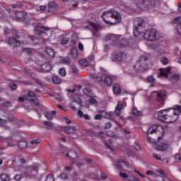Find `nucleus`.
<instances>
[{
    "mask_svg": "<svg viewBox=\"0 0 181 181\" xmlns=\"http://www.w3.org/2000/svg\"><path fill=\"white\" fill-rule=\"evenodd\" d=\"M179 112L181 114V107L177 105L174 109L170 108L159 111L158 118L163 122L170 124V122L177 121V118H179Z\"/></svg>",
    "mask_w": 181,
    "mask_h": 181,
    "instance_id": "1",
    "label": "nucleus"
},
{
    "mask_svg": "<svg viewBox=\"0 0 181 181\" xmlns=\"http://www.w3.org/2000/svg\"><path fill=\"white\" fill-rule=\"evenodd\" d=\"M102 18L105 22V23H107V25H111L112 23L105 19V18H112V19H115L117 23H119L122 20L121 17V14L118 13V11H107L104 12L102 14Z\"/></svg>",
    "mask_w": 181,
    "mask_h": 181,
    "instance_id": "2",
    "label": "nucleus"
},
{
    "mask_svg": "<svg viewBox=\"0 0 181 181\" xmlns=\"http://www.w3.org/2000/svg\"><path fill=\"white\" fill-rule=\"evenodd\" d=\"M146 62H148V55H143L139 57V60L133 67L135 70L144 71V70H146Z\"/></svg>",
    "mask_w": 181,
    "mask_h": 181,
    "instance_id": "3",
    "label": "nucleus"
},
{
    "mask_svg": "<svg viewBox=\"0 0 181 181\" xmlns=\"http://www.w3.org/2000/svg\"><path fill=\"white\" fill-rule=\"evenodd\" d=\"M137 23V26L133 30V35L135 37H138L141 33H142V30L144 29V26H145V21L141 18H136L135 22Z\"/></svg>",
    "mask_w": 181,
    "mask_h": 181,
    "instance_id": "4",
    "label": "nucleus"
},
{
    "mask_svg": "<svg viewBox=\"0 0 181 181\" xmlns=\"http://www.w3.org/2000/svg\"><path fill=\"white\" fill-rule=\"evenodd\" d=\"M145 40L148 42H153V40H157L158 35L156 30H147L144 35Z\"/></svg>",
    "mask_w": 181,
    "mask_h": 181,
    "instance_id": "5",
    "label": "nucleus"
},
{
    "mask_svg": "<svg viewBox=\"0 0 181 181\" xmlns=\"http://www.w3.org/2000/svg\"><path fill=\"white\" fill-rule=\"evenodd\" d=\"M96 81L101 83L103 81L106 86H111L112 84V76L106 74L103 76H95Z\"/></svg>",
    "mask_w": 181,
    "mask_h": 181,
    "instance_id": "6",
    "label": "nucleus"
},
{
    "mask_svg": "<svg viewBox=\"0 0 181 181\" xmlns=\"http://www.w3.org/2000/svg\"><path fill=\"white\" fill-rule=\"evenodd\" d=\"M42 30L47 31L50 28H49V27H46V26L38 25V26L35 27L34 33L36 35H37L38 36H41V35L42 33L45 34V32L42 31ZM49 39H50V36L47 35V34H45L44 35V40L47 41V40H49Z\"/></svg>",
    "mask_w": 181,
    "mask_h": 181,
    "instance_id": "7",
    "label": "nucleus"
},
{
    "mask_svg": "<svg viewBox=\"0 0 181 181\" xmlns=\"http://www.w3.org/2000/svg\"><path fill=\"white\" fill-rule=\"evenodd\" d=\"M83 93L85 94V95H87L88 97L90 98L89 99V104H96L97 103V99H95L97 98V96L95 95V94H94V93H93V90H91L89 88H84L83 90Z\"/></svg>",
    "mask_w": 181,
    "mask_h": 181,
    "instance_id": "8",
    "label": "nucleus"
},
{
    "mask_svg": "<svg viewBox=\"0 0 181 181\" xmlns=\"http://www.w3.org/2000/svg\"><path fill=\"white\" fill-rule=\"evenodd\" d=\"M90 30H92V33L93 36H98L100 30H101V27L98 24H95V23L90 22L89 23V26L88 27Z\"/></svg>",
    "mask_w": 181,
    "mask_h": 181,
    "instance_id": "9",
    "label": "nucleus"
},
{
    "mask_svg": "<svg viewBox=\"0 0 181 181\" xmlns=\"http://www.w3.org/2000/svg\"><path fill=\"white\" fill-rule=\"evenodd\" d=\"M149 4L148 6H153V8H159L160 6V1L159 0H151L149 1H143L141 8H144V5H148Z\"/></svg>",
    "mask_w": 181,
    "mask_h": 181,
    "instance_id": "10",
    "label": "nucleus"
},
{
    "mask_svg": "<svg viewBox=\"0 0 181 181\" xmlns=\"http://www.w3.org/2000/svg\"><path fill=\"white\" fill-rule=\"evenodd\" d=\"M125 107H127V103H125V99H123L122 102H119L117 103V105L115 110V115L119 117V115H121V111L123 110Z\"/></svg>",
    "mask_w": 181,
    "mask_h": 181,
    "instance_id": "11",
    "label": "nucleus"
},
{
    "mask_svg": "<svg viewBox=\"0 0 181 181\" xmlns=\"http://www.w3.org/2000/svg\"><path fill=\"white\" fill-rule=\"evenodd\" d=\"M160 130H161L162 135H163V132H164L163 127H162L161 126L153 125L150 127V128H148L147 131V136L152 134H155L156 131H160Z\"/></svg>",
    "mask_w": 181,
    "mask_h": 181,
    "instance_id": "12",
    "label": "nucleus"
},
{
    "mask_svg": "<svg viewBox=\"0 0 181 181\" xmlns=\"http://www.w3.org/2000/svg\"><path fill=\"white\" fill-rule=\"evenodd\" d=\"M28 101H30V103H32L33 104H35V105H39V100L36 98V96H35V93L33 92L30 91L27 96Z\"/></svg>",
    "mask_w": 181,
    "mask_h": 181,
    "instance_id": "13",
    "label": "nucleus"
},
{
    "mask_svg": "<svg viewBox=\"0 0 181 181\" xmlns=\"http://www.w3.org/2000/svg\"><path fill=\"white\" fill-rule=\"evenodd\" d=\"M119 176H121L123 179H127L129 181H141V180L132 175H129L125 173H120Z\"/></svg>",
    "mask_w": 181,
    "mask_h": 181,
    "instance_id": "14",
    "label": "nucleus"
},
{
    "mask_svg": "<svg viewBox=\"0 0 181 181\" xmlns=\"http://www.w3.org/2000/svg\"><path fill=\"white\" fill-rule=\"evenodd\" d=\"M160 74L158 76V78H168V73L170 71V67L160 69Z\"/></svg>",
    "mask_w": 181,
    "mask_h": 181,
    "instance_id": "15",
    "label": "nucleus"
},
{
    "mask_svg": "<svg viewBox=\"0 0 181 181\" xmlns=\"http://www.w3.org/2000/svg\"><path fill=\"white\" fill-rule=\"evenodd\" d=\"M115 59L116 62H127V54L119 52L115 55Z\"/></svg>",
    "mask_w": 181,
    "mask_h": 181,
    "instance_id": "16",
    "label": "nucleus"
},
{
    "mask_svg": "<svg viewBox=\"0 0 181 181\" xmlns=\"http://www.w3.org/2000/svg\"><path fill=\"white\" fill-rule=\"evenodd\" d=\"M124 165L127 166V168H131V166H132V164H128L127 163V162L122 160H119V161L115 163V166L116 168H117V169H122V167Z\"/></svg>",
    "mask_w": 181,
    "mask_h": 181,
    "instance_id": "17",
    "label": "nucleus"
},
{
    "mask_svg": "<svg viewBox=\"0 0 181 181\" xmlns=\"http://www.w3.org/2000/svg\"><path fill=\"white\" fill-rule=\"evenodd\" d=\"M8 43L10 44L11 46H13V47L21 46V42L18 41V40L13 37L8 39Z\"/></svg>",
    "mask_w": 181,
    "mask_h": 181,
    "instance_id": "18",
    "label": "nucleus"
},
{
    "mask_svg": "<svg viewBox=\"0 0 181 181\" xmlns=\"http://www.w3.org/2000/svg\"><path fill=\"white\" fill-rule=\"evenodd\" d=\"M158 98L161 100V103H163V99L166 96V92L165 90H160L159 92H153Z\"/></svg>",
    "mask_w": 181,
    "mask_h": 181,
    "instance_id": "19",
    "label": "nucleus"
},
{
    "mask_svg": "<svg viewBox=\"0 0 181 181\" xmlns=\"http://www.w3.org/2000/svg\"><path fill=\"white\" fill-rule=\"evenodd\" d=\"M169 148V145L166 144H161L159 145H155L154 148L156 151H166Z\"/></svg>",
    "mask_w": 181,
    "mask_h": 181,
    "instance_id": "20",
    "label": "nucleus"
},
{
    "mask_svg": "<svg viewBox=\"0 0 181 181\" xmlns=\"http://www.w3.org/2000/svg\"><path fill=\"white\" fill-rule=\"evenodd\" d=\"M69 54L73 59H77L78 57V50H77V48L74 47L69 52Z\"/></svg>",
    "mask_w": 181,
    "mask_h": 181,
    "instance_id": "21",
    "label": "nucleus"
},
{
    "mask_svg": "<svg viewBox=\"0 0 181 181\" xmlns=\"http://www.w3.org/2000/svg\"><path fill=\"white\" fill-rule=\"evenodd\" d=\"M42 71H50L52 70V65L49 63H45L41 66Z\"/></svg>",
    "mask_w": 181,
    "mask_h": 181,
    "instance_id": "22",
    "label": "nucleus"
},
{
    "mask_svg": "<svg viewBox=\"0 0 181 181\" xmlns=\"http://www.w3.org/2000/svg\"><path fill=\"white\" fill-rule=\"evenodd\" d=\"M45 53L46 54H47V56H49V57H54L56 52H54V50L52 48H49L47 47V49H45Z\"/></svg>",
    "mask_w": 181,
    "mask_h": 181,
    "instance_id": "23",
    "label": "nucleus"
},
{
    "mask_svg": "<svg viewBox=\"0 0 181 181\" xmlns=\"http://www.w3.org/2000/svg\"><path fill=\"white\" fill-rule=\"evenodd\" d=\"M105 40H115L117 43L118 42V40H117V35L114 34H109L105 37Z\"/></svg>",
    "mask_w": 181,
    "mask_h": 181,
    "instance_id": "24",
    "label": "nucleus"
},
{
    "mask_svg": "<svg viewBox=\"0 0 181 181\" xmlns=\"http://www.w3.org/2000/svg\"><path fill=\"white\" fill-rule=\"evenodd\" d=\"M64 131L67 134H74L76 132V129L71 126H67L64 128Z\"/></svg>",
    "mask_w": 181,
    "mask_h": 181,
    "instance_id": "25",
    "label": "nucleus"
},
{
    "mask_svg": "<svg viewBox=\"0 0 181 181\" xmlns=\"http://www.w3.org/2000/svg\"><path fill=\"white\" fill-rule=\"evenodd\" d=\"M66 156L69 158V159H76V158H77V153L74 151H69Z\"/></svg>",
    "mask_w": 181,
    "mask_h": 181,
    "instance_id": "26",
    "label": "nucleus"
},
{
    "mask_svg": "<svg viewBox=\"0 0 181 181\" xmlns=\"http://www.w3.org/2000/svg\"><path fill=\"white\" fill-rule=\"evenodd\" d=\"M33 167H30L25 172L31 173H37V164L33 165Z\"/></svg>",
    "mask_w": 181,
    "mask_h": 181,
    "instance_id": "27",
    "label": "nucleus"
},
{
    "mask_svg": "<svg viewBox=\"0 0 181 181\" xmlns=\"http://www.w3.org/2000/svg\"><path fill=\"white\" fill-rule=\"evenodd\" d=\"M49 11H54L57 9V4L54 1H49L48 4Z\"/></svg>",
    "mask_w": 181,
    "mask_h": 181,
    "instance_id": "28",
    "label": "nucleus"
},
{
    "mask_svg": "<svg viewBox=\"0 0 181 181\" xmlns=\"http://www.w3.org/2000/svg\"><path fill=\"white\" fill-rule=\"evenodd\" d=\"M44 115L47 119H52V118H53V115H56V110H53L51 113L45 112Z\"/></svg>",
    "mask_w": 181,
    "mask_h": 181,
    "instance_id": "29",
    "label": "nucleus"
},
{
    "mask_svg": "<svg viewBox=\"0 0 181 181\" xmlns=\"http://www.w3.org/2000/svg\"><path fill=\"white\" fill-rule=\"evenodd\" d=\"M105 146L111 151H115L117 149V147L115 146H114L112 141H110L109 143H105Z\"/></svg>",
    "mask_w": 181,
    "mask_h": 181,
    "instance_id": "30",
    "label": "nucleus"
},
{
    "mask_svg": "<svg viewBox=\"0 0 181 181\" xmlns=\"http://www.w3.org/2000/svg\"><path fill=\"white\" fill-rule=\"evenodd\" d=\"M102 115H96L94 117L95 119H101V118H103V117H104L105 118H108V113H107V112L105 111H103L102 112Z\"/></svg>",
    "mask_w": 181,
    "mask_h": 181,
    "instance_id": "31",
    "label": "nucleus"
},
{
    "mask_svg": "<svg viewBox=\"0 0 181 181\" xmlns=\"http://www.w3.org/2000/svg\"><path fill=\"white\" fill-rule=\"evenodd\" d=\"M180 79V76L179 74H173L170 76V80L172 83H176L177 81H179Z\"/></svg>",
    "mask_w": 181,
    "mask_h": 181,
    "instance_id": "32",
    "label": "nucleus"
},
{
    "mask_svg": "<svg viewBox=\"0 0 181 181\" xmlns=\"http://www.w3.org/2000/svg\"><path fill=\"white\" fill-rule=\"evenodd\" d=\"M113 93L115 94H119L121 93V86H119V84H115L113 86Z\"/></svg>",
    "mask_w": 181,
    "mask_h": 181,
    "instance_id": "33",
    "label": "nucleus"
},
{
    "mask_svg": "<svg viewBox=\"0 0 181 181\" xmlns=\"http://www.w3.org/2000/svg\"><path fill=\"white\" fill-rule=\"evenodd\" d=\"M79 64L81 66H83V67H87L88 66H90V63H88V61L87 59H81L79 60Z\"/></svg>",
    "mask_w": 181,
    "mask_h": 181,
    "instance_id": "34",
    "label": "nucleus"
},
{
    "mask_svg": "<svg viewBox=\"0 0 181 181\" xmlns=\"http://www.w3.org/2000/svg\"><path fill=\"white\" fill-rule=\"evenodd\" d=\"M0 179L1 181H9V175L6 173H1L0 175Z\"/></svg>",
    "mask_w": 181,
    "mask_h": 181,
    "instance_id": "35",
    "label": "nucleus"
},
{
    "mask_svg": "<svg viewBox=\"0 0 181 181\" xmlns=\"http://www.w3.org/2000/svg\"><path fill=\"white\" fill-rule=\"evenodd\" d=\"M132 114L135 117H141V115H142V112L138 110L136 108H134L133 110H132Z\"/></svg>",
    "mask_w": 181,
    "mask_h": 181,
    "instance_id": "36",
    "label": "nucleus"
},
{
    "mask_svg": "<svg viewBox=\"0 0 181 181\" xmlns=\"http://www.w3.org/2000/svg\"><path fill=\"white\" fill-rule=\"evenodd\" d=\"M62 81V79L59 78V76H53L52 78V82L54 84H60V82Z\"/></svg>",
    "mask_w": 181,
    "mask_h": 181,
    "instance_id": "37",
    "label": "nucleus"
},
{
    "mask_svg": "<svg viewBox=\"0 0 181 181\" xmlns=\"http://www.w3.org/2000/svg\"><path fill=\"white\" fill-rule=\"evenodd\" d=\"M18 146L21 149H25V148L28 146V143H26V141H21L18 143Z\"/></svg>",
    "mask_w": 181,
    "mask_h": 181,
    "instance_id": "38",
    "label": "nucleus"
},
{
    "mask_svg": "<svg viewBox=\"0 0 181 181\" xmlns=\"http://www.w3.org/2000/svg\"><path fill=\"white\" fill-rule=\"evenodd\" d=\"M23 15H25V12L18 11L15 13V17L17 18V19L22 18V16H23Z\"/></svg>",
    "mask_w": 181,
    "mask_h": 181,
    "instance_id": "39",
    "label": "nucleus"
},
{
    "mask_svg": "<svg viewBox=\"0 0 181 181\" xmlns=\"http://www.w3.org/2000/svg\"><path fill=\"white\" fill-rule=\"evenodd\" d=\"M59 177L62 180H69V176H67V174L66 173H62L61 175H59Z\"/></svg>",
    "mask_w": 181,
    "mask_h": 181,
    "instance_id": "40",
    "label": "nucleus"
},
{
    "mask_svg": "<svg viewBox=\"0 0 181 181\" xmlns=\"http://www.w3.org/2000/svg\"><path fill=\"white\" fill-rule=\"evenodd\" d=\"M71 62V59L69 57H64L62 59V64H69Z\"/></svg>",
    "mask_w": 181,
    "mask_h": 181,
    "instance_id": "41",
    "label": "nucleus"
},
{
    "mask_svg": "<svg viewBox=\"0 0 181 181\" xmlns=\"http://www.w3.org/2000/svg\"><path fill=\"white\" fill-rule=\"evenodd\" d=\"M160 62L162 63V64H163L164 66H166V64H168V63H169V59H168V58L163 57L160 58Z\"/></svg>",
    "mask_w": 181,
    "mask_h": 181,
    "instance_id": "42",
    "label": "nucleus"
},
{
    "mask_svg": "<svg viewBox=\"0 0 181 181\" xmlns=\"http://www.w3.org/2000/svg\"><path fill=\"white\" fill-rule=\"evenodd\" d=\"M59 76H62V77H65L66 73V69L62 68L59 71Z\"/></svg>",
    "mask_w": 181,
    "mask_h": 181,
    "instance_id": "43",
    "label": "nucleus"
},
{
    "mask_svg": "<svg viewBox=\"0 0 181 181\" xmlns=\"http://www.w3.org/2000/svg\"><path fill=\"white\" fill-rule=\"evenodd\" d=\"M45 125L47 129H52V128H53V123L45 122Z\"/></svg>",
    "mask_w": 181,
    "mask_h": 181,
    "instance_id": "44",
    "label": "nucleus"
},
{
    "mask_svg": "<svg viewBox=\"0 0 181 181\" xmlns=\"http://www.w3.org/2000/svg\"><path fill=\"white\" fill-rule=\"evenodd\" d=\"M134 172H135V173H137V175H139V176H140V177H142L143 179H146V176H145V175L141 173L138 170L134 168Z\"/></svg>",
    "mask_w": 181,
    "mask_h": 181,
    "instance_id": "45",
    "label": "nucleus"
},
{
    "mask_svg": "<svg viewBox=\"0 0 181 181\" xmlns=\"http://www.w3.org/2000/svg\"><path fill=\"white\" fill-rule=\"evenodd\" d=\"M156 173H159V175H160L163 177H166V174L165 173V172L163 170H162V169L156 170Z\"/></svg>",
    "mask_w": 181,
    "mask_h": 181,
    "instance_id": "46",
    "label": "nucleus"
},
{
    "mask_svg": "<svg viewBox=\"0 0 181 181\" xmlns=\"http://www.w3.org/2000/svg\"><path fill=\"white\" fill-rule=\"evenodd\" d=\"M31 145H39L40 144V139H37L30 141Z\"/></svg>",
    "mask_w": 181,
    "mask_h": 181,
    "instance_id": "47",
    "label": "nucleus"
},
{
    "mask_svg": "<svg viewBox=\"0 0 181 181\" xmlns=\"http://www.w3.org/2000/svg\"><path fill=\"white\" fill-rule=\"evenodd\" d=\"M46 181H54V177L52 175H48L46 178Z\"/></svg>",
    "mask_w": 181,
    "mask_h": 181,
    "instance_id": "48",
    "label": "nucleus"
},
{
    "mask_svg": "<svg viewBox=\"0 0 181 181\" xmlns=\"http://www.w3.org/2000/svg\"><path fill=\"white\" fill-rule=\"evenodd\" d=\"M175 23H177L178 25H181V16L180 17H177L174 19Z\"/></svg>",
    "mask_w": 181,
    "mask_h": 181,
    "instance_id": "49",
    "label": "nucleus"
},
{
    "mask_svg": "<svg viewBox=\"0 0 181 181\" xmlns=\"http://www.w3.org/2000/svg\"><path fill=\"white\" fill-rule=\"evenodd\" d=\"M95 57L93 54H91L88 57V62H94Z\"/></svg>",
    "mask_w": 181,
    "mask_h": 181,
    "instance_id": "50",
    "label": "nucleus"
},
{
    "mask_svg": "<svg viewBox=\"0 0 181 181\" xmlns=\"http://www.w3.org/2000/svg\"><path fill=\"white\" fill-rule=\"evenodd\" d=\"M177 33L181 35V24H178L176 28Z\"/></svg>",
    "mask_w": 181,
    "mask_h": 181,
    "instance_id": "51",
    "label": "nucleus"
},
{
    "mask_svg": "<svg viewBox=\"0 0 181 181\" xmlns=\"http://www.w3.org/2000/svg\"><path fill=\"white\" fill-rule=\"evenodd\" d=\"M147 80L150 83H155V78H153V76H152L147 77Z\"/></svg>",
    "mask_w": 181,
    "mask_h": 181,
    "instance_id": "52",
    "label": "nucleus"
},
{
    "mask_svg": "<svg viewBox=\"0 0 181 181\" xmlns=\"http://www.w3.org/2000/svg\"><path fill=\"white\" fill-rule=\"evenodd\" d=\"M78 47L81 52H83V50H84V45L81 42L78 43Z\"/></svg>",
    "mask_w": 181,
    "mask_h": 181,
    "instance_id": "53",
    "label": "nucleus"
},
{
    "mask_svg": "<svg viewBox=\"0 0 181 181\" xmlns=\"http://www.w3.org/2000/svg\"><path fill=\"white\" fill-rule=\"evenodd\" d=\"M61 43L62 45H67L69 43V39L67 37L62 39Z\"/></svg>",
    "mask_w": 181,
    "mask_h": 181,
    "instance_id": "54",
    "label": "nucleus"
},
{
    "mask_svg": "<svg viewBox=\"0 0 181 181\" xmlns=\"http://www.w3.org/2000/svg\"><path fill=\"white\" fill-rule=\"evenodd\" d=\"M18 87L16 86V84H15L14 83H10V88L11 90H16Z\"/></svg>",
    "mask_w": 181,
    "mask_h": 181,
    "instance_id": "55",
    "label": "nucleus"
},
{
    "mask_svg": "<svg viewBox=\"0 0 181 181\" xmlns=\"http://www.w3.org/2000/svg\"><path fill=\"white\" fill-rule=\"evenodd\" d=\"M147 141L149 144H155V140L149 137V136H147Z\"/></svg>",
    "mask_w": 181,
    "mask_h": 181,
    "instance_id": "56",
    "label": "nucleus"
},
{
    "mask_svg": "<svg viewBox=\"0 0 181 181\" xmlns=\"http://www.w3.org/2000/svg\"><path fill=\"white\" fill-rule=\"evenodd\" d=\"M23 52V53H27V54H30V53H32V51L28 48H24Z\"/></svg>",
    "mask_w": 181,
    "mask_h": 181,
    "instance_id": "57",
    "label": "nucleus"
},
{
    "mask_svg": "<svg viewBox=\"0 0 181 181\" xmlns=\"http://www.w3.org/2000/svg\"><path fill=\"white\" fill-rule=\"evenodd\" d=\"M71 69L74 73H78V69H77V66H76V65H71Z\"/></svg>",
    "mask_w": 181,
    "mask_h": 181,
    "instance_id": "58",
    "label": "nucleus"
},
{
    "mask_svg": "<svg viewBox=\"0 0 181 181\" xmlns=\"http://www.w3.org/2000/svg\"><path fill=\"white\" fill-rule=\"evenodd\" d=\"M15 180H21L22 179V175L18 174L14 177Z\"/></svg>",
    "mask_w": 181,
    "mask_h": 181,
    "instance_id": "59",
    "label": "nucleus"
},
{
    "mask_svg": "<svg viewBox=\"0 0 181 181\" xmlns=\"http://www.w3.org/2000/svg\"><path fill=\"white\" fill-rule=\"evenodd\" d=\"M153 156L155 159H157V160H160V156H159L156 153H153Z\"/></svg>",
    "mask_w": 181,
    "mask_h": 181,
    "instance_id": "60",
    "label": "nucleus"
},
{
    "mask_svg": "<svg viewBox=\"0 0 181 181\" xmlns=\"http://www.w3.org/2000/svg\"><path fill=\"white\" fill-rule=\"evenodd\" d=\"M175 159H176L177 162H180L181 159H180V155H179V153H177L175 155Z\"/></svg>",
    "mask_w": 181,
    "mask_h": 181,
    "instance_id": "61",
    "label": "nucleus"
},
{
    "mask_svg": "<svg viewBox=\"0 0 181 181\" xmlns=\"http://www.w3.org/2000/svg\"><path fill=\"white\" fill-rule=\"evenodd\" d=\"M106 134L107 136H110V138H112V136H114V133H112V132H107Z\"/></svg>",
    "mask_w": 181,
    "mask_h": 181,
    "instance_id": "62",
    "label": "nucleus"
},
{
    "mask_svg": "<svg viewBox=\"0 0 181 181\" xmlns=\"http://www.w3.org/2000/svg\"><path fill=\"white\" fill-rule=\"evenodd\" d=\"M100 176L102 179H107V175L104 174L103 173H100Z\"/></svg>",
    "mask_w": 181,
    "mask_h": 181,
    "instance_id": "63",
    "label": "nucleus"
},
{
    "mask_svg": "<svg viewBox=\"0 0 181 181\" xmlns=\"http://www.w3.org/2000/svg\"><path fill=\"white\" fill-rule=\"evenodd\" d=\"M146 175H153V171H152V170H147L146 172Z\"/></svg>",
    "mask_w": 181,
    "mask_h": 181,
    "instance_id": "64",
    "label": "nucleus"
}]
</instances>
